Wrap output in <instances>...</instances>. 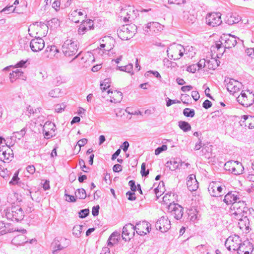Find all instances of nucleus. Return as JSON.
Instances as JSON below:
<instances>
[{"mask_svg":"<svg viewBox=\"0 0 254 254\" xmlns=\"http://www.w3.org/2000/svg\"><path fill=\"white\" fill-rule=\"evenodd\" d=\"M110 95L111 98L110 102L112 103H119L123 99V94L120 91L115 90L114 91L108 90L107 92Z\"/></svg>","mask_w":254,"mask_h":254,"instance_id":"24","label":"nucleus"},{"mask_svg":"<svg viewBox=\"0 0 254 254\" xmlns=\"http://www.w3.org/2000/svg\"><path fill=\"white\" fill-rule=\"evenodd\" d=\"M45 47L44 40L39 37H35L32 39L30 42V47L34 52H37L41 51Z\"/></svg>","mask_w":254,"mask_h":254,"instance_id":"10","label":"nucleus"},{"mask_svg":"<svg viewBox=\"0 0 254 254\" xmlns=\"http://www.w3.org/2000/svg\"><path fill=\"white\" fill-rule=\"evenodd\" d=\"M79 165L81 167V168L82 169V170L84 172H87V169H89L88 167H86V166L85 164V162L83 159H80L79 160Z\"/></svg>","mask_w":254,"mask_h":254,"instance_id":"54","label":"nucleus"},{"mask_svg":"<svg viewBox=\"0 0 254 254\" xmlns=\"http://www.w3.org/2000/svg\"><path fill=\"white\" fill-rule=\"evenodd\" d=\"M233 166V168L231 173L234 175H240L242 174L244 167H243L241 163H239L238 161H236V165Z\"/></svg>","mask_w":254,"mask_h":254,"instance_id":"29","label":"nucleus"},{"mask_svg":"<svg viewBox=\"0 0 254 254\" xmlns=\"http://www.w3.org/2000/svg\"><path fill=\"white\" fill-rule=\"evenodd\" d=\"M241 125L248 127L250 129L254 128V117L244 115L240 121Z\"/></svg>","mask_w":254,"mask_h":254,"instance_id":"20","label":"nucleus"},{"mask_svg":"<svg viewBox=\"0 0 254 254\" xmlns=\"http://www.w3.org/2000/svg\"><path fill=\"white\" fill-rule=\"evenodd\" d=\"M239 199L240 197L236 192H229L225 195L223 201L227 205H233V203L237 202Z\"/></svg>","mask_w":254,"mask_h":254,"instance_id":"22","label":"nucleus"},{"mask_svg":"<svg viewBox=\"0 0 254 254\" xmlns=\"http://www.w3.org/2000/svg\"><path fill=\"white\" fill-rule=\"evenodd\" d=\"M167 149V146L162 145L161 146L157 148L155 150V154L156 155H159L161 152Z\"/></svg>","mask_w":254,"mask_h":254,"instance_id":"48","label":"nucleus"},{"mask_svg":"<svg viewBox=\"0 0 254 254\" xmlns=\"http://www.w3.org/2000/svg\"><path fill=\"white\" fill-rule=\"evenodd\" d=\"M99 209L100 206L99 205L94 206L92 207V214L94 216H96L99 214Z\"/></svg>","mask_w":254,"mask_h":254,"instance_id":"55","label":"nucleus"},{"mask_svg":"<svg viewBox=\"0 0 254 254\" xmlns=\"http://www.w3.org/2000/svg\"><path fill=\"white\" fill-rule=\"evenodd\" d=\"M65 107V105L64 103L57 104L55 106V111L57 113L62 112Z\"/></svg>","mask_w":254,"mask_h":254,"instance_id":"47","label":"nucleus"},{"mask_svg":"<svg viewBox=\"0 0 254 254\" xmlns=\"http://www.w3.org/2000/svg\"><path fill=\"white\" fill-rule=\"evenodd\" d=\"M182 101L184 104H189V101L190 100V96L188 94H182Z\"/></svg>","mask_w":254,"mask_h":254,"instance_id":"52","label":"nucleus"},{"mask_svg":"<svg viewBox=\"0 0 254 254\" xmlns=\"http://www.w3.org/2000/svg\"><path fill=\"white\" fill-rule=\"evenodd\" d=\"M240 20V17L239 16H236L234 14H230V15L227 16L226 22L229 25H233L235 23H238Z\"/></svg>","mask_w":254,"mask_h":254,"instance_id":"28","label":"nucleus"},{"mask_svg":"<svg viewBox=\"0 0 254 254\" xmlns=\"http://www.w3.org/2000/svg\"><path fill=\"white\" fill-rule=\"evenodd\" d=\"M114 172H119L122 170V166L119 164H115L113 167Z\"/></svg>","mask_w":254,"mask_h":254,"instance_id":"63","label":"nucleus"},{"mask_svg":"<svg viewBox=\"0 0 254 254\" xmlns=\"http://www.w3.org/2000/svg\"><path fill=\"white\" fill-rule=\"evenodd\" d=\"M13 158V151L8 146H2L0 148V160L4 162L9 161Z\"/></svg>","mask_w":254,"mask_h":254,"instance_id":"15","label":"nucleus"},{"mask_svg":"<svg viewBox=\"0 0 254 254\" xmlns=\"http://www.w3.org/2000/svg\"><path fill=\"white\" fill-rule=\"evenodd\" d=\"M63 77L61 76H56L53 81V84L56 86H58L61 84L63 82Z\"/></svg>","mask_w":254,"mask_h":254,"instance_id":"46","label":"nucleus"},{"mask_svg":"<svg viewBox=\"0 0 254 254\" xmlns=\"http://www.w3.org/2000/svg\"><path fill=\"white\" fill-rule=\"evenodd\" d=\"M129 146V143L127 141H125L123 142L120 148H122L125 152H126Z\"/></svg>","mask_w":254,"mask_h":254,"instance_id":"60","label":"nucleus"},{"mask_svg":"<svg viewBox=\"0 0 254 254\" xmlns=\"http://www.w3.org/2000/svg\"><path fill=\"white\" fill-rule=\"evenodd\" d=\"M241 239L238 235L229 236L226 240L225 246L229 251H238L241 244Z\"/></svg>","mask_w":254,"mask_h":254,"instance_id":"5","label":"nucleus"},{"mask_svg":"<svg viewBox=\"0 0 254 254\" xmlns=\"http://www.w3.org/2000/svg\"><path fill=\"white\" fill-rule=\"evenodd\" d=\"M136 231L135 226L131 223H128L123 228L122 237L125 241L129 240L132 237Z\"/></svg>","mask_w":254,"mask_h":254,"instance_id":"11","label":"nucleus"},{"mask_svg":"<svg viewBox=\"0 0 254 254\" xmlns=\"http://www.w3.org/2000/svg\"><path fill=\"white\" fill-rule=\"evenodd\" d=\"M26 170L30 174H33L35 172V168L33 165H29L26 167Z\"/></svg>","mask_w":254,"mask_h":254,"instance_id":"62","label":"nucleus"},{"mask_svg":"<svg viewBox=\"0 0 254 254\" xmlns=\"http://www.w3.org/2000/svg\"><path fill=\"white\" fill-rule=\"evenodd\" d=\"M232 214L237 217V218L243 217L244 215H250L251 210L247 206V204L244 201L240 199L237 202H235L231 206Z\"/></svg>","mask_w":254,"mask_h":254,"instance_id":"2","label":"nucleus"},{"mask_svg":"<svg viewBox=\"0 0 254 254\" xmlns=\"http://www.w3.org/2000/svg\"><path fill=\"white\" fill-rule=\"evenodd\" d=\"M223 188L219 185V182H212L208 186V190L210 195L214 197L221 196Z\"/></svg>","mask_w":254,"mask_h":254,"instance_id":"12","label":"nucleus"},{"mask_svg":"<svg viewBox=\"0 0 254 254\" xmlns=\"http://www.w3.org/2000/svg\"><path fill=\"white\" fill-rule=\"evenodd\" d=\"M180 160L178 159H173L166 163V166L169 167L170 170L174 171L179 168Z\"/></svg>","mask_w":254,"mask_h":254,"instance_id":"26","label":"nucleus"},{"mask_svg":"<svg viewBox=\"0 0 254 254\" xmlns=\"http://www.w3.org/2000/svg\"><path fill=\"white\" fill-rule=\"evenodd\" d=\"M207 67L210 69H215L219 66V64H217V60L215 59H211L210 60L206 61Z\"/></svg>","mask_w":254,"mask_h":254,"instance_id":"33","label":"nucleus"},{"mask_svg":"<svg viewBox=\"0 0 254 254\" xmlns=\"http://www.w3.org/2000/svg\"><path fill=\"white\" fill-rule=\"evenodd\" d=\"M144 28V30L146 32H148L149 30L156 33L162 30L163 29V26L158 22H152L147 23Z\"/></svg>","mask_w":254,"mask_h":254,"instance_id":"21","label":"nucleus"},{"mask_svg":"<svg viewBox=\"0 0 254 254\" xmlns=\"http://www.w3.org/2000/svg\"><path fill=\"white\" fill-rule=\"evenodd\" d=\"M242 87L241 82L233 79H230L227 85V89L231 93L234 94L240 90Z\"/></svg>","mask_w":254,"mask_h":254,"instance_id":"18","label":"nucleus"},{"mask_svg":"<svg viewBox=\"0 0 254 254\" xmlns=\"http://www.w3.org/2000/svg\"><path fill=\"white\" fill-rule=\"evenodd\" d=\"M9 220L18 222L22 220L24 217V212L22 209L18 205H11L4 210L3 215Z\"/></svg>","mask_w":254,"mask_h":254,"instance_id":"1","label":"nucleus"},{"mask_svg":"<svg viewBox=\"0 0 254 254\" xmlns=\"http://www.w3.org/2000/svg\"><path fill=\"white\" fill-rule=\"evenodd\" d=\"M140 173L143 177H146L149 174V170H146V165L144 163H143L141 165Z\"/></svg>","mask_w":254,"mask_h":254,"instance_id":"44","label":"nucleus"},{"mask_svg":"<svg viewBox=\"0 0 254 254\" xmlns=\"http://www.w3.org/2000/svg\"><path fill=\"white\" fill-rule=\"evenodd\" d=\"M180 101L178 100H172L170 99H168L166 102V106L167 107H169L172 104H176V103H180Z\"/></svg>","mask_w":254,"mask_h":254,"instance_id":"61","label":"nucleus"},{"mask_svg":"<svg viewBox=\"0 0 254 254\" xmlns=\"http://www.w3.org/2000/svg\"><path fill=\"white\" fill-rule=\"evenodd\" d=\"M52 246L53 248V253L54 254H56L58 251L61 250L64 248V247L61 245L59 241L56 239H55L54 242L52 243Z\"/></svg>","mask_w":254,"mask_h":254,"instance_id":"35","label":"nucleus"},{"mask_svg":"<svg viewBox=\"0 0 254 254\" xmlns=\"http://www.w3.org/2000/svg\"><path fill=\"white\" fill-rule=\"evenodd\" d=\"M78 49V42L75 39H67L62 46V51L66 57L75 55Z\"/></svg>","mask_w":254,"mask_h":254,"instance_id":"3","label":"nucleus"},{"mask_svg":"<svg viewBox=\"0 0 254 254\" xmlns=\"http://www.w3.org/2000/svg\"><path fill=\"white\" fill-rule=\"evenodd\" d=\"M237 219L239 220L238 224L240 228L243 231L245 230L246 233L249 232L250 227L248 215H244L243 217H240Z\"/></svg>","mask_w":254,"mask_h":254,"instance_id":"19","label":"nucleus"},{"mask_svg":"<svg viewBox=\"0 0 254 254\" xmlns=\"http://www.w3.org/2000/svg\"><path fill=\"white\" fill-rule=\"evenodd\" d=\"M197 69V65L196 64H193L188 66L187 68V70L188 72L194 73Z\"/></svg>","mask_w":254,"mask_h":254,"instance_id":"49","label":"nucleus"},{"mask_svg":"<svg viewBox=\"0 0 254 254\" xmlns=\"http://www.w3.org/2000/svg\"><path fill=\"white\" fill-rule=\"evenodd\" d=\"M183 114L187 117L192 118L194 116L195 112L193 109L185 108L183 111Z\"/></svg>","mask_w":254,"mask_h":254,"instance_id":"40","label":"nucleus"},{"mask_svg":"<svg viewBox=\"0 0 254 254\" xmlns=\"http://www.w3.org/2000/svg\"><path fill=\"white\" fill-rule=\"evenodd\" d=\"M155 227L161 232H166L171 228L170 221L167 216H163L156 222Z\"/></svg>","mask_w":254,"mask_h":254,"instance_id":"8","label":"nucleus"},{"mask_svg":"<svg viewBox=\"0 0 254 254\" xmlns=\"http://www.w3.org/2000/svg\"><path fill=\"white\" fill-rule=\"evenodd\" d=\"M179 127L185 132L190 130L191 126L189 123L185 121H180L178 123Z\"/></svg>","mask_w":254,"mask_h":254,"instance_id":"31","label":"nucleus"},{"mask_svg":"<svg viewBox=\"0 0 254 254\" xmlns=\"http://www.w3.org/2000/svg\"><path fill=\"white\" fill-rule=\"evenodd\" d=\"M254 250V246L249 241L241 243L237 252L238 254H251Z\"/></svg>","mask_w":254,"mask_h":254,"instance_id":"17","label":"nucleus"},{"mask_svg":"<svg viewBox=\"0 0 254 254\" xmlns=\"http://www.w3.org/2000/svg\"><path fill=\"white\" fill-rule=\"evenodd\" d=\"M76 198L79 199H85L86 196V192L84 189H78L76 190L75 192Z\"/></svg>","mask_w":254,"mask_h":254,"instance_id":"34","label":"nucleus"},{"mask_svg":"<svg viewBox=\"0 0 254 254\" xmlns=\"http://www.w3.org/2000/svg\"><path fill=\"white\" fill-rule=\"evenodd\" d=\"M128 185L130 187V189L132 191H135L136 190L137 188L135 186V181L133 180H130L128 182Z\"/></svg>","mask_w":254,"mask_h":254,"instance_id":"59","label":"nucleus"},{"mask_svg":"<svg viewBox=\"0 0 254 254\" xmlns=\"http://www.w3.org/2000/svg\"><path fill=\"white\" fill-rule=\"evenodd\" d=\"M136 233L141 236L146 235L151 230V225L146 221L139 222L135 226Z\"/></svg>","mask_w":254,"mask_h":254,"instance_id":"13","label":"nucleus"},{"mask_svg":"<svg viewBox=\"0 0 254 254\" xmlns=\"http://www.w3.org/2000/svg\"><path fill=\"white\" fill-rule=\"evenodd\" d=\"M237 100L240 104L247 107L250 106L254 102L253 96L251 93L248 96L245 92H242L237 98Z\"/></svg>","mask_w":254,"mask_h":254,"instance_id":"9","label":"nucleus"},{"mask_svg":"<svg viewBox=\"0 0 254 254\" xmlns=\"http://www.w3.org/2000/svg\"><path fill=\"white\" fill-rule=\"evenodd\" d=\"M28 242L24 235H18L15 236L11 241V243L15 246L22 245Z\"/></svg>","mask_w":254,"mask_h":254,"instance_id":"25","label":"nucleus"},{"mask_svg":"<svg viewBox=\"0 0 254 254\" xmlns=\"http://www.w3.org/2000/svg\"><path fill=\"white\" fill-rule=\"evenodd\" d=\"M15 231L20 232L22 234H25L26 232L25 229H16L11 224L6 223L2 221H0V235Z\"/></svg>","mask_w":254,"mask_h":254,"instance_id":"7","label":"nucleus"},{"mask_svg":"<svg viewBox=\"0 0 254 254\" xmlns=\"http://www.w3.org/2000/svg\"><path fill=\"white\" fill-rule=\"evenodd\" d=\"M87 139L86 138H82L80 139L77 143V145L79 146V151L80 150V148L82 146H84L87 143Z\"/></svg>","mask_w":254,"mask_h":254,"instance_id":"53","label":"nucleus"},{"mask_svg":"<svg viewBox=\"0 0 254 254\" xmlns=\"http://www.w3.org/2000/svg\"><path fill=\"white\" fill-rule=\"evenodd\" d=\"M60 94V90L59 88H56L51 90L49 92V95L53 98L59 97Z\"/></svg>","mask_w":254,"mask_h":254,"instance_id":"42","label":"nucleus"},{"mask_svg":"<svg viewBox=\"0 0 254 254\" xmlns=\"http://www.w3.org/2000/svg\"><path fill=\"white\" fill-rule=\"evenodd\" d=\"M27 60L24 61L21 60L18 62L15 65H13V67L14 68H18V67H27Z\"/></svg>","mask_w":254,"mask_h":254,"instance_id":"45","label":"nucleus"},{"mask_svg":"<svg viewBox=\"0 0 254 254\" xmlns=\"http://www.w3.org/2000/svg\"><path fill=\"white\" fill-rule=\"evenodd\" d=\"M46 129L54 132L56 129V126L53 123L47 122L43 126V130H46Z\"/></svg>","mask_w":254,"mask_h":254,"instance_id":"37","label":"nucleus"},{"mask_svg":"<svg viewBox=\"0 0 254 254\" xmlns=\"http://www.w3.org/2000/svg\"><path fill=\"white\" fill-rule=\"evenodd\" d=\"M220 39L224 42L225 49H230L234 47L237 43L236 38L231 34L223 35L221 37Z\"/></svg>","mask_w":254,"mask_h":254,"instance_id":"16","label":"nucleus"},{"mask_svg":"<svg viewBox=\"0 0 254 254\" xmlns=\"http://www.w3.org/2000/svg\"><path fill=\"white\" fill-rule=\"evenodd\" d=\"M43 133L44 134L45 137L47 138H50L52 137L54 135V132H53L51 130H48L46 129V130H43Z\"/></svg>","mask_w":254,"mask_h":254,"instance_id":"57","label":"nucleus"},{"mask_svg":"<svg viewBox=\"0 0 254 254\" xmlns=\"http://www.w3.org/2000/svg\"><path fill=\"white\" fill-rule=\"evenodd\" d=\"M93 23V21L90 19H88L86 21H83L82 23L80 25L78 30V33L80 35L84 34L87 30H90L92 29L93 27V24L91 25V24Z\"/></svg>","mask_w":254,"mask_h":254,"instance_id":"23","label":"nucleus"},{"mask_svg":"<svg viewBox=\"0 0 254 254\" xmlns=\"http://www.w3.org/2000/svg\"><path fill=\"white\" fill-rule=\"evenodd\" d=\"M187 185L188 188V189L190 191H194L196 190L198 187V184L197 182H195V183H193V181L190 182L187 181Z\"/></svg>","mask_w":254,"mask_h":254,"instance_id":"39","label":"nucleus"},{"mask_svg":"<svg viewBox=\"0 0 254 254\" xmlns=\"http://www.w3.org/2000/svg\"><path fill=\"white\" fill-rule=\"evenodd\" d=\"M169 210L171 211L172 215L177 220L182 218L184 213V208L179 204L171 203L169 206Z\"/></svg>","mask_w":254,"mask_h":254,"instance_id":"14","label":"nucleus"},{"mask_svg":"<svg viewBox=\"0 0 254 254\" xmlns=\"http://www.w3.org/2000/svg\"><path fill=\"white\" fill-rule=\"evenodd\" d=\"M196 65H197V68L198 70L202 67L206 66V61L204 59L201 60Z\"/></svg>","mask_w":254,"mask_h":254,"instance_id":"51","label":"nucleus"},{"mask_svg":"<svg viewBox=\"0 0 254 254\" xmlns=\"http://www.w3.org/2000/svg\"><path fill=\"white\" fill-rule=\"evenodd\" d=\"M18 172H16L14 173L12 180L9 182V184L12 185H17L18 186H21L22 185H24V183L18 182L19 178L18 177Z\"/></svg>","mask_w":254,"mask_h":254,"instance_id":"32","label":"nucleus"},{"mask_svg":"<svg viewBox=\"0 0 254 254\" xmlns=\"http://www.w3.org/2000/svg\"><path fill=\"white\" fill-rule=\"evenodd\" d=\"M110 86V79L106 78L100 84V88L103 92L106 91Z\"/></svg>","mask_w":254,"mask_h":254,"instance_id":"38","label":"nucleus"},{"mask_svg":"<svg viewBox=\"0 0 254 254\" xmlns=\"http://www.w3.org/2000/svg\"><path fill=\"white\" fill-rule=\"evenodd\" d=\"M8 171L7 169L3 170L0 171V175L5 180H7L9 178L8 174H7Z\"/></svg>","mask_w":254,"mask_h":254,"instance_id":"56","label":"nucleus"},{"mask_svg":"<svg viewBox=\"0 0 254 254\" xmlns=\"http://www.w3.org/2000/svg\"><path fill=\"white\" fill-rule=\"evenodd\" d=\"M117 69L130 73L131 75L133 74V65L131 64H129L126 66H118L117 67Z\"/></svg>","mask_w":254,"mask_h":254,"instance_id":"30","label":"nucleus"},{"mask_svg":"<svg viewBox=\"0 0 254 254\" xmlns=\"http://www.w3.org/2000/svg\"><path fill=\"white\" fill-rule=\"evenodd\" d=\"M236 165V161H229L226 162L224 165V168L225 170L229 171L231 172L232 171L233 166Z\"/></svg>","mask_w":254,"mask_h":254,"instance_id":"41","label":"nucleus"},{"mask_svg":"<svg viewBox=\"0 0 254 254\" xmlns=\"http://www.w3.org/2000/svg\"><path fill=\"white\" fill-rule=\"evenodd\" d=\"M126 195L127 197V198L129 200H135L136 199L135 194L133 192H131L130 191H127L126 193Z\"/></svg>","mask_w":254,"mask_h":254,"instance_id":"50","label":"nucleus"},{"mask_svg":"<svg viewBox=\"0 0 254 254\" xmlns=\"http://www.w3.org/2000/svg\"><path fill=\"white\" fill-rule=\"evenodd\" d=\"M23 74V72L20 69H16L13 71L9 74L10 82L13 83L16 79L20 78Z\"/></svg>","mask_w":254,"mask_h":254,"instance_id":"27","label":"nucleus"},{"mask_svg":"<svg viewBox=\"0 0 254 254\" xmlns=\"http://www.w3.org/2000/svg\"><path fill=\"white\" fill-rule=\"evenodd\" d=\"M221 14L219 12H213L207 14L205 20L206 23L210 26L215 27L222 23Z\"/></svg>","mask_w":254,"mask_h":254,"instance_id":"6","label":"nucleus"},{"mask_svg":"<svg viewBox=\"0 0 254 254\" xmlns=\"http://www.w3.org/2000/svg\"><path fill=\"white\" fill-rule=\"evenodd\" d=\"M211 102L207 99L205 100L202 104V107L206 109H209L211 107Z\"/></svg>","mask_w":254,"mask_h":254,"instance_id":"58","label":"nucleus"},{"mask_svg":"<svg viewBox=\"0 0 254 254\" xmlns=\"http://www.w3.org/2000/svg\"><path fill=\"white\" fill-rule=\"evenodd\" d=\"M82 231V225H76L73 228L72 234L76 237L79 238L81 235Z\"/></svg>","mask_w":254,"mask_h":254,"instance_id":"36","label":"nucleus"},{"mask_svg":"<svg viewBox=\"0 0 254 254\" xmlns=\"http://www.w3.org/2000/svg\"><path fill=\"white\" fill-rule=\"evenodd\" d=\"M191 96L195 101H197L200 97L198 92L196 91H192Z\"/></svg>","mask_w":254,"mask_h":254,"instance_id":"64","label":"nucleus"},{"mask_svg":"<svg viewBox=\"0 0 254 254\" xmlns=\"http://www.w3.org/2000/svg\"><path fill=\"white\" fill-rule=\"evenodd\" d=\"M136 29L137 28L134 25H123L118 30V36L123 40H128L135 34Z\"/></svg>","mask_w":254,"mask_h":254,"instance_id":"4","label":"nucleus"},{"mask_svg":"<svg viewBox=\"0 0 254 254\" xmlns=\"http://www.w3.org/2000/svg\"><path fill=\"white\" fill-rule=\"evenodd\" d=\"M89 214V210L88 209H84L81 210L79 212V217L84 218L87 217Z\"/></svg>","mask_w":254,"mask_h":254,"instance_id":"43","label":"nucleus"}]
</instances>
